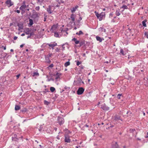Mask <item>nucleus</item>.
<instances>
[{"label": "nucleus", "mask_w": 148, "mask_h": 148, "mask_svg": "<svg viewBox=\"0 0 148 148\" xmlns=\"http://www.w3.org/2000/svg\"><path fill=\"white\" fill-rule=\"evenodd\" d=\"M24 32L26 34L29 35L27 36V38H31L35 34V32L36 29L34 28H25Z\"/></svg>", "instance_id": "nucleus-1"}, {"label": "nucleus", "mask_w": 148, "mask_h": 148, "mask_svg": "<svg viewBox=\"0 0 148 148\" xmlns=\"http://www.w3.org/2000/svg\"><path fill=\"white\" fill-rule=\"evenodd\" d=\"M94 12L97 18L99 19V21H101L105 18L106 15L105 12H102L100 14H99L96 11H95Z\"/></svg>", "instance_id": "nucleus-2"}, {"label": "nucleus", "mask_w": 148, "mask_h": 148, "mask_svg": "<svg viewBox=\"0 0 148 148\" xmlns=\"http://www.w3.org/2000/svg\"><path fill=\"white\" fill-rule=\"evenodd\" d=\"M40 15V14L39 13L37 12L34 10H33L31 17L34 19H36L38 18Z\"/></svg>", "instance_id": "nucleus-3"}, {"label": "nucleus", "mask_w": 148, "mask_h": 148, "mask_svg": "<svg viewBox=\"0 0 148 148\" xmlns=\"http://www.w3.org/2000/svg\"><path fill=\"white\" fill-rule=\"evenodd\" d=\"M58 122L60 126L62 125L64 123V119L60 116H58L57 118Z\"/></svg>", "instance_id": "nucleus-4"}, {"label": "nucleus", "mask_w": 148, "mask_h": 148, "mask_svg": "<svg viewBox=\"0 0 148 148\" xmlns=\"http://www.w3.org/2000/svg\"><path fill=\"white\" fill-rule=\"evenodd\" d=\"M26 1H23V2L22 5L20 6L19 9L21 10H25L26 8L29 7V5H25Z\"/></svg>", "instance_id": "nucleus-5"}, {"label": "nucleus", "mask_w": 148, "mask_h": 148, "mask_svg": "<svg viewBox=\"0 0 148 148\" xmlns=\"http://www.w3.org/2000/svg\"><path fill=\"white\" fill-rule=\"evenodd\" d=\"M64 142L66 143H70L71 142V140L70 139L71 136L68 134L64 135Z\"/></svg>", "instance_id": "nucleus-6"}, {"label": "nucleus", "mask_w": 148, "mask_h": 148, "mask_svg": "<svg viewBox=\"0 0 148 148\" xmlns=\"http://www.w3.org/2000/svg\"><path fill=\"white\" fill-rule=\"evenodd\" d=\"M100 107L104 110H109V108L106 105L105 103H103L100 105Z\"/></svg>", "instance_id": "nucleus-7"}, {"label": "nucleus", "mask_w": 148, "mask_h": 148, "mask_svg": "<svg viewBox=\"0 0 148 148\" xmlns=\"http://www.w3.org/2000/svg\"><path fill=\"white\" fill-rule=\"evenodd\" d=\"M84 89L83 87H80L77 91V94L78 95L82 94L84 92Z\"/></svg>", "instance_id": "nucleus-8"}, {"label": "nucleus", "mask_w": 148, "mask_h": 148, "mask_svg": "<svg viewBox=\"0 0 148 148\" xmlns=\"http://www.w3.org/2000/svg\"><path fill=\"white\" fill-rule=\"evenodd\" d=\"M46 45H48L50 47V48L49 47V49L52 48L53 49V47L57 46V44L56 42H54L53 43L51 42L50 44L47 43L46 44Z\"/></svg>", "instance_id": "nucleus-9"}, {"label": "nucleus", "mask_w": 148, "mask_h": 148, "mask_svg": "<svg viewBox=\"0 0 148 148\" xmlns=\"http://www.w3.org/2000/svg\"><path fill=\"white\" fill-rule=\"evenodd\" d=\"M114 120L116 121H118L119 120L123 121L122 119L121 118V116L119 115H115L114 117Z\"/></svg>", "instance_id": "nucleus-10"}, {"label": "nucleus", "mask_w": 148, "mask_h": 148, "mask_svg": "<svg viewBox=\"0 0 148 148\" xmlns=\"http://www.w3.org/2000/svg\"><path fill=\"white\" fill-rule=\"evenodd\" d=\"M5 3L8 7H10L13 5V3L11 1V0H7Z\"/></svg>", "instance_id": "nucleus-11"}, {"label": "nucleus", "mask_w": 148, "mask_h": 148, "mask_svg": "<svg viewBox=\"0 0 148 148\" xmlns=\"http://www.w3.org/2000/svg\"><path fill=\"white\" fill-rule=\"evenodd\" d=\"M19 138V137L17 136V135L16 134H14L13 136L12 137V140L13 141H17Z\"/></svg>", "instance_id": "nucleus-12"}, {"label": "nucleus", "mask_w": 148, "mask_h": 148, "mask_svg": "<svg viewBox=\"0 0 148 148\" xmlns=\"http://www.w3.org/2000/svg\"><path fill=\"white\" fill-rule=\"evenodd\" d=\"M111 148H119L117 142H116L114 144H112Z\"/></svg>", "instance_id": "nucleus-13"}, {"label": "nucleus", "mask_w": 148, "mask_h": 148, "mask_svg": "<svg viewBox=\"0 0 148 148\" xmlns=\"http://www.w3.org/2000/svg\"><path fill=\"white\" fill-rule=\"evenodd\" d=\"M96 38L97 40L99 41L100 42H101L103 40H104L103 38H101L99 36H97Z\"/></svg>", "instance_id": "nucleus-14"}, {"label": "nucleus", "mask_w": 148, "mask_h": 148, "mask_svg": "<svg viewBox=\"0 0 148 148\" xmlns=\"http://www.w3.org/2000/svg\"><path fill=\"white\" fill-rule=\"evenodd\" d=\"M85 42L86 41L84 40L82 41H80V42H79V45L78 46L79 47H81L82 46H84L85 45Z\"/></svg>", "instance_id": "nucleus-15"}, {"label": "nucleus", "mask_w": 148, "mask_h": 148, "mask_svg": "<svg viewBox=\"0 0 148 148\" xmlns=\"http://www.w3.org/2000/svg\"><path fill=\"white\" fill-rule=\"evenodd\" d=\"M51 6L49 5L48 8H47V10L49 14H51L52 13V12L51 11Z\"/></svg>", "instance_id": "nucleus-16"}, {"label": "nucleus", "mask_w": 148, "mask_h": 148, "mask_svg": "<svg viewBox=\"0 0 148 148\" xmlns=\"http://www.w3.org/2000/svg\"><path fill=\"white\" fill-rule=\"evenodd\" d=\"M76 15L73 14H72L70 18L72 21L74 22L75 21V17Z\"/></svg>", "instance_id": "nucleus-17"}, {"label": "nucleus", "mask_w": 148, "mask_h": 148, "mask_svg": "<svg viewBox=\"0 0 148 148\" xmlns=\"http://www.w3.org/2000/svg\"><path fill=\"white\" fill-rule=\"evenodd\" d=\"M99 31L101 34H103V32H105L106 30L105 28H99Z\"/></svg>", "instance_id": "nucleus-18"}, {"label": "nucleus", "mask_w": 148, "mask_h": 148, "mask_svg": "<svg viewBox=\"0 0 148 148\" xmlns=\"http://www.w3.org/2000/svg\"><path fill=\"white\" fill-rule=\"evenodd\" d=\"M62 33L61 32H60V30L58 32H54V36L55 37H59V34H58V33Z\"/></svg>", "instance_id": "nucleus-19"}, {"label": "nucleus", "mask_w": 148, "mask_h": 148, "mask_svg": "<svg viewBox=\"0 0 148 148\" xmlns=\"http://www.w3.org/2000/svg\"><path fill=\"white\" fill-rule=\"evenodd\" d=\"M78 6L77 5L75 6V7L73 8L71 10V12L72 13H73L76 11V10L78 8Z\"/></svg>", "instance_id": "nucleus-20"}, {"label": "nucleus", "mask_w": 148, "mask_h": 148, "mask_svg": "<svg viewBox=\"0 0 148 148\" xmlns=\"http://www.w3.org/2000/svg\"><path fill=\"white\" fill-rule=\"evenodd\" d=\"M72 41H74L75 44H77L79 42V40H77V39L75 38L72 39Z\"/></svg>", "instance_id": "nucleus-21"}, {"label": "nucleus", "mask_w": 148, "mask_h": 148, "mask_svg": "<svg viewBox=\"0 0 148 148\" xmlns=\"http://www.w3.org/2000/svg\"><path fill=\"white\" fill-rule=\"evenodd\" d=\"M23 23L20 22L18 24V26L19 28H23Z\"/></svg>", "instance_id": "nucleus-22"}, {"label": "nucleus", "mask_w": 148, "mask_h": 148, "mask_svg": "<svg viewBox=\"0 0 148 148\" xmlns=\"http://www.w3.org/2000/svg\"><path fill=\"white\" fill-rule=\"evenodd\" d=\"M61 75V73H59L58 72H57L56 74L55 75L56 76L55 79H58L60 77V76Z\"/></svg>", "instance_id": "nucleus-23"}, {"label": "nucleus", "mask_w": 148, "mask_h": 148, "mask_svg": "<svg viewBox=\"0 0 148 148\" xmlns=\"http://www.w3.org/2000/svg\"><path fill=\"white\" fill-rule=\"evenodd\" d=\"M45 58L47 63L49 64L51 62L49 58L48 57H45Z\"/></svg>", "instance_id": "nucleus-24"}, {"label": "nucleus", "mask_w": 148, "mask_h": 148, "mask_svg": "<svg viewBox=\"0 0 148 148\" xmlns=\"http://www.w3.org/2000/svg\"><path fill=\"white\" fill-rule=\"evenodd\" d=\"M29 26L32 25L33 24V20L31 19H29Z\"/></svg>", "instance_id": "nucleus-25"}, {"label": "nucleus", "mask_w": 148, "mask_h": 148, "mask_svg": "<svg viewBox=\"0 0 148 148\" xmlns=\"http://www.w3.org/2000/svg\"><path fill=\"white\" fill-rule=\"evenodd\" d=\"M39 74L38 72H34L32 75V76L35 77V76H38Z\"/></svg>", "instance_id": "nucleus-26"}, {"label": "nucleus", "mask_w": 148, "mask_h": 148, "mask_svg": "<svg viewBox=\"0 0 148 148\" xmlns=\"http://www.w3.org/2000/svg\"><path fill=\"white\" fill-rule=\"evenodd\" d=\"M61 29H60V32L62 33H64V32H66V34H68V33L67 32V31L69 30L68 28H66L67 29L66 31L65 30H63V28H61Z\"/></svg>", "instance_id": "nucleus-27"}, {"label": "nucleus", "mask_w": 148, "mask_h": 148, "mask_svg": "<svg viewBox=\"0 0 148 148\" xmlns=\"http://www.w3.org/2000/svg\"><path fill=\"white\" fill-rule=\"evenodd\" d=\"M147 20H144L142 22V23L143 25V26L144 27H146V22H147Z\"/></svg>", "instance_id": "nucleus-28"}, {"label": "nucleus", "mask_w": 148, "mask_h": 148, "mask_svg": "<svg viewBox=\"0 0 148 148\" xmlns=\"http://www.w3.org/2000/svg\"><path fill=\"white\" fill-rule=\"evenodd\" d=\"M20 108V106L18 105H16L15 107V110H19Z\"/></svg>", "instance_id": "nucleus-29"}, {"label": "nucleus", "mask_w": 148, "mask_h": 148, "mask_svg": "<svg viewBox=\"0 0 148 148\" xmlns=\"http://www.w3.org/2000/svg\"><path fill=\"white\" fill-rule=\"evenodd\" d=\"M44 104L46 105H48L50 103V102L45 100L44 101Z\"/></svg>", "instance_id": "nucleus-30"}, {"label": "nucleus", "mask_w": 148, "mask_h": 148, "mask_svg": "<svg viewBox=\"0 0 148 148\" xmlns=\"http://www.w3.org/2000/svg\"><path fill=\"white\" fill-rule=\"evenodd\" d=\"M70 64V62L69 61H68V62H66L65 63L64 65L65 67H67Z\"/></svg>", "instance_id": "nucleus-31"}, {"label": "nucleus", "mask_w": 148, "mask_h": 148, "mask_svg": "<svg viewBox=\"0 0 148 148\" xmlns=\"http://www.w3.org/2000/svg\"><path fill=\"white\" fill-rule=\"evenodd\" d=\"M59 27L58 23H56L55 24L53 25L51 27V28H57Z\"/></svg>", "instance_id": "nucleus-32"}, {"label": "nucleus", "mask_w": 148, "mask_h": 148, "mask_svg": "<svg viewBox=\"0 0 148 148\" xmlns=\"http://www.w3.org/2000/svg\"><path fill=\"white\" fill-rule=\"evenodd\" d=\"M50 90L52 92H53L55 90V88L53 87L50 88Z\"/></svg>", "instance_id": "nucleus-33"}, {"label": "nucleus", "mask_w": 148, "mask_h": 148, "mask_svg": "<svg viewBox=\"0 0 148 148\" xmlns=\"http://www.w3.org/2000/svg\"><path fill=\"white\" fill-rule=\"evenodd\" d=\"M121 8L124 9V10L125 9H127L128 8L125 5H123L122 7H121Z\"/></svg>", "instance_id": "nucleus-34"}, {"label": "nucleus", "mask_w": 148, "mask_h": 148, "mask_svg": "<svg viewBox=\"0 0 148 148\" xmlns=\"http://www.w3.org/2000/svg\"><path fill=\"white\" fill-rule=\"evenodd\" d=\"M83 33L82 31H80L79 32H77L76 34L78 35H80L81 34H83Z\"/></svg>", "instance_id": "nucleus-35"}, {"label": "nucleus", "mask_w": 148, "mask_h": 148, "mask_svg": "<svg viewBox=\"0 0 148 148\" xmlns=\"http://www.w3.org/2000/svg\"><path fill=\"white\" fill-rule=\"evenodd\" d=\"M116 14L117 16H119L120 14V13L119 12V10H116Z\"/></svg>", "instance_id": "nucleus-36"}, {"label": "nucleus", "mask_w": 148, "mask_h": 148, "mask_svg": "<svg viewBox=\"0 0 148 148\" xmlns=\"http://www.w3.org/2000/svg\"><path fill=\"white\" fill-rule=\"evenodd\" d=\"M120 53L121 54L123 55H125V54H124V51L123 50L121 49L120 50Z\"/></svg>", "instance_id": "nucleus-37"}, {"label": "nucleus", "mask_w": 148, "mask_h": 148, "mask_svg": "<svg viewBox=\"0 0 148 148\" xmlns=\"http://www.w3.org/2000/svg\"><path fill=\"white\" fill-rule=\"evenodd\" d=\"M27 111V110L26 108H24L23 110H21V111L23 112H25Z\"/></svg>", "instance_id": "nucleus-38"}, {"label": "nucleus", "mask_w": 148, "mask_h": 148, "mask_svg": "<svg viewBox=\"0 0 148 148\" xmlns=\"http://www.w3.org/2000/svg\"><path fill=\"white\" fill-rule=\"evenodd\" d=\"M52 55V53H49L47 56H45L46 57H48L49 58L51 57Z\"/></svg>", "instance_id": "nucleus-39"}, {"label": "nucleus", "mask_w": 148, "mask_h": 148, "mask_svg": "<svg viewBox=\"0 0 148 148\" xmlns=\"http://www.w3.org/2000/svg\"><path fill=\"white\" fill-rule=\"evenodd\" d=\"M121 95H122V94H118L117 96V98L118 99H121Z\"/></svg>", "instance_id": "nucleus-40"}, {"label": "nucleus", "mask_w": 148, "mask_h": 148, "mask_svg": "<svg viewBox=\"0 0 148 148\" xmlns=\"http://www.w3.org/2000/svg\"><path fill=\"white\" fill-rule=\"evenodd\" d=\"M49 92V90L48 89H45V90L44 91L42 92L44 93L45 94L46 92Z\"/></svg>", "instance_id": "nucleus-41"}, {"label": "nucleus", "mask_w": 148, "mask_h": 148, "mask_svg": "<svg viewBox=\"0 0 148 148\" xmlns=\"http://www.w3.org/2000/svg\"><path fill=\"white\" fill-rule=\"evenodd\" d=\"M145 35L146 36L147 38H148V32H145Z\"/></svg>", "instance_id": "nucleus-42"}, {"label": "nucleus", "mask_w": 148, "mask_h": 148, "mask_svg": "<svg viewBox=\"0 0 148 148\" xmlns=\"http://www.w3.org/2000/svg\"><path fill=\"white\" fill-rule=\"evenodd\" d=\"M35 10L37 11H39L40 9V7L38 6L37 7H36L35 8Z\"/></svg>", "instance_id": "nucleus-43"}, {"label": "nucleus", "mask_w": 148, "mask_h": 148, "mask_svg": "<svg viewBox=\"0 0 148 148\" xmlns=\"http://www.w3.org/2000/svg\"><path fill=\"white\" fill-rule=\"evenodd\" d=\"M51 80H52L53 81L54 80V79H53L52 78H51L50 79H47V81H48V82H49V81H51Z\"/></svg>", "instance_id": "nucleus-44"}, {"label": "nucleus", "mask_w": 148, "mask_h": 148, "mask_svg": "<svg viewBox=\"0 0 148 148\" xmlns=\"http://www.w3.org/2000/svg\"><path fill=\"white\" fill-rule=\"evenodd\" d=\"M135 131V130L134 129H130V131L131 132H133L134 131Z\"/></svg>", "instance_id": "nucleus-45"}, {"label": "nucleus", "mask_w": 148, "mask_h": 148, "mask_svg": "<svg viewBox=\"0 0 148 148\" xmlns=\"http://www.w3.org/2000/svg\"><path fill=\"white\" fill-rule=\"evenodd\" d=\"M82 20V18L80 16L79 18L78 19V22L79 23L80 22V21Z\"/></svg>", "instance_id": "nucleus-46"}, {"label": "nucleus", "mask_w": 148, "mask_h": 148, "mask_svg": "<svg viewBox=\"0 0 148 148\" xmlns=\"http://www.w3.org/2000/svg\"><path fill=\"white\" fill-rule=\"evenodd\" d=\"M53 66V64H51L49 65L48 67L52 68Z\"/></svg>", "instance_id": "nucleus-47"}, {"label": "nucleus", "mask_w": 148, "mask_h": 148, "mask_svg": "<svg viewBox=\"0 0 148 148\" xmlns=\"http://www.w3.org/2000/svg\"><path fill=\"white\" fill-rule=\"evenodd\" d=\"M81 63V62H80L79 61H78L77 62V66H79L80 64Z\"/></svg>", "instance_id": "nucleus-48"}, {"label": "nucleus", "mask_w": 148, "mask_h": 148, "mask_svg": "<svg viewBox=\"0 0 148 148\" xmlns=\"http://www.w3.org/2000/svg\"><path fill=\"white\" fill-rule=\"evenodd\" d=\"M77 81H78L79 83H81V82L82 81V80L81 79H77Z\"/></svg>", "instance_id": "nucleus-49"}, {"label": "nucleus", "mask_w": 148, "mask_h": 148, "mask_svg": "<svg viewBox=\"0 0 148 148\" xmlns=\"http://www.w3.org/2000/svg\"><path fill=\"white\" fill-rule=\"evenodd\" d=\"M60 49L58 48H56L55 50L56 52H58Z\"/></svg>", "instance_id": "nucleus-50"}, {"label": "nucleus", "mask_w": 148, "mask_h": 148, "mask_svg": "<svg viewBox=\"0 0 148 148\" xmlns=\"http://www.w3.org/2000/svg\"><path fill=\"white\" fill-rule=\"evenodd\" d=\"M20 74H18L17 75H16V77H17V79H18V78L19 77V76H20Z\"/></svg>", "instance_id": "nucleus-51"}, {"label": "nucleus", "mask_w": 148, "mask_h": 148, "mask_svg": "<svg viewBox=\"0 0 148 148\" xmlns=\"http://www.w3.org/2000/svg\"><path fill=\"white\" fill-rule=\"evenodd\" d=\"M21 11H22V12H21L22 14H23L25 12V10H21Z\"/></svg>", "instance_id": "nucleus-52"}, {"label": "nucleus", "mask_w": 148, "mask_h": 148, "mask_svg": "<svg viewBox=\"0 0 148 148\" xmlns=\"http://www.w3.org/2000/svg\"><path fill=\"white\" fill-rule=\"evenodd\" d=\"M17 37L15 36L14 37V40H16L17 38Z\"/></svg>", "instance_id": "nucleus-53"}, {"label": "nucleus", "mask_w": 148, "mask_h": 148, "mask_svg": "<svg viewBox=\"0 0 148 148\" xmlns=\"http://www.w3.org/2000/svg\"><path fill=\"white\" fill-rule=\"evenodd\" d=\"M25 45V44H22L20 46V47L21 48H22L23 47V46H24V45Z\"/></svg>", "instance_id": "nucleus-54"}, {"label": "nucleus", "mask_w": 148, "mask_h": 148, "mask_svg": "<svg viewBox=\"0 0 148 148\" xmlns=\"http://www.w3.org/2000/svg\"><path fill=\"white\" fill-rule=\"evenodd\" d=\"M54 28H50V31L51 32H53V29Z\"/></svg>", "instance_id": "nucleus-55"}, {"label": "nucleus", "mask_w": 148, "mask_h": 148, "mask_svg": "<svg viewBox=\"0 0 148 148\" xmlns=\"http://www.w3.org/2000/svg\"><path fill=\"white\" fill-rule=\"evenodd\" d=\"M16 12L17 13H20V10H17L16 11Z\"/></svg>", "instance_id": "nucleus-56"}, {"label": "nucleus", "mask_w": 148, "mask_h": 148, "mask_svg": "<svg viewBox=\"0 0 148 148\" xmlns=\"http://www.w3.org/2000/svg\"><path fill=\"white\" fill-rule=\"evenodd\" d=\"M60 2L59 3H64V1H63V0H60Z\"/></svg>", "instance_id": "nucleus-57"}, {"label": "nucleus", "mask_w": 148, "mask_h": 148, "mask_svg": "<svg viewBox=\"0 0 148 148\" xmlns=\"http://www.w3.org/2000/svg\"><path fill=\"white\" fill-rule=\"evenodd\" d=\"M56 138L58 139V140H60V138H59V136H57V137H56Z\"/></svg>", "instance_id": "nucleus-58"}, {"label": "nucleus", "mask_w": 148, "mask_h": 148, "mask_svg": "<svg viewBox=\"0 0 148 148\" xmlns=\"http://www.w3.org/2000/svg\"><path fill=\"white\" fill-rule=\"evenodd\" d=\"M85 126L86 127H89V125H87V124H86Z\"/></svg>", "instance_id": "nucleus-59"}, {"label": "nucleus", "mask_w": 148, "mask_h": 148, "mask_svg": "<svg viewBox=\"0 0 148 148\" xmlns=\"http://www.w3.org/2000/svg\"><path fill=\"white\" fill-rule=\"evenodd\" d=\"M23 29V28H18V30H22Z\"/></svg>", "instance_id": "nucleus-60"}, {"label": "nucleus", "mask_w": 148, "mask_h": 148, "mask_svg": "<svg viewBox=\"0 0 148 148\" xmlns=\"http://www.w3.org/2000/svg\"><path fill=\"white\" fill-rule=\"evenodd\" d=\"M54 129L56 131L57 130V128L56 127H55Z\"/></svg>", "instance_id": "nucleus-61"}, {"label": "nucleus", "mask_w": 148, "mask_h": 148, "mask_svg": "<svg viewBox=\"0 0 148 148\" xmlns=\"http://www.w3.org/2000/svg\"><path fill=\"white\" fill-rule=\"evenodd\" d=\"M42 130V129L41 128H40L39 129V130L40 131Z\"/></svg>", "instance_id": "nucleus-62"}, {"label": "nucleus", "mask_w": 148, "mask_h": 148, "mask_svg": "<svg viewBox=\"0 0 148 148\" xmlns=\"http://www.w3.org/2000/svg\"><path fill=\"white\" fill-rule=\"evenodd\" d=\"M25 35V34L24 33H23L21 35V36H24V35Z\"/></svg>", "instance_id": "nucleus-63"}, {"label": "nucleus", "mask_w": 148, "mask_h": 148, "mask_svg": "<svg viewBox=\"0 0 148 148\" xmlns=\"http://www.w3.org/2000/svg\"><path fill=\"white\" fill-rule=\"evenodd\" d=\"M145 138H148V135H146V136H145Z\"/></svg>", "instance_id": "nucleus-64"}]
</instances>
